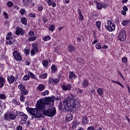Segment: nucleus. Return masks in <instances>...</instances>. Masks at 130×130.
I'll return each mask as SVG.
<instances>
[{"label": "nucleus", "instance_id": "f257e3e1", "mask_svg": "<svg viewBox=\"0 0 130 130\" xmlns=\"http://www.w3.org/2000/svg\"><path fill=\"white\" fill-rule=\"evenodd\" d=\"M53 99L52 98H45L41 99L40 102L37 103L36 108H26V110L34 117L41 118L42 113H41V112L39 111L38 110L42 109L43 108H48L49 104H51V102H53Z\"/></svg>", "mask_w": 130, "mask_h": 130}, {"label": "nucleus", "instance_id": "f03ea898", "mask_svg": "<svg viewBox=\"0 0 130 130\" xmlns=\"http://www.w3.org/2000/svg\"><path fill=\"white\" fill-rule=\"evenodd\" d=\"M65 106L64 109L67 111H71L74 108H76L77 106V100L76 96L71 94L64 100Z\"/></svg>", "mask_w": 130, "mask_h": 130}, {"label": "nucleus", "instance_id": "7ed1b4c3", "mask_svg": "<svg viewBox=\"0 0 130 130\" xmlns=\"http://www.w3.org/2000/svg\"><path fill=\"white\" fill-rule=\"evenodd\" d=\"M38 111L43 112L44 115L49 116V117H52V116H54L56 114V110L55 107H51L50 108H44L43 109H40Z\"/></svg>", "mask_w": 130, "mask_h": 130}, {"label": "nucleus", "instance_id": "20e7f679", "mask_svg": "<svg viewBox=\"0 0 130 130\" xmlns=\"http://www.w3.org/2000/svg\"><path fill=\"white\" fill-rule=\"evenodd\" d=\"M107 24L108 25H105V27L106 30H108L109 32H113V31L115 30V25L111 21L108 20Z\"/></svg>", "mask_w": 130, "mask_h": 130}, {"label": "nucleus", "instance_id": "39448f33", "mask_svg": "<svg viewBox=\"0 0 130 130\" xmlns=\"http://www.w3.org/2000/svg\"><path fill=\"white\" fill-rule=\"evenodd\" d=\"M38 44H32V49L30 51V55L31 56H34L35 53L39 52V49H38V47L37 46Z\"/></svg>", "mask_w": 130, "mask_h": 130}, {"label": "nucleus", "instance_id": "423d86ee", "mask_svg": "<svg viewBox=\"0 0 130 130\" xmlns=\"http://www.w3.org/2000/svg\"><path fill=\"white\" fill-rule=\"evenodd\" d=\"M13 56L16 60H22V56L21 53L18 50H14L13 52Z\"/></svg>", "mask_w": 130, "mask_h": 130}, {"label": "nucleus", "instance_id": "0eeeda50", "mask_svg": "<svg viewBox=\"0 0 130 130\" xmlns=\"http://www.w3.org/2000/svg\"><path fill=\"white\" fill-rule=\"evenodd\" d=\"M119 40L120 41H124L126 39V32L124 29H122L118 37Z\"/></svg>", "mask_w": 130, "mask_h": 130}, {"label": "nucleus", "instance_id": "6e6552de", "mask_svg": "<svg viewBox=\"0 0 130 130\" xmlns=\"http://www.w3.org/2000/svg\"><path fill=\"white\" fill-rule=\"evenodd\" d=\"M15 34L18 36L20 35V34H21V35H24V34H25V30L22 28L17 27Z\"/></svg>", "mask_w": 130, "mask_h": 130}, {"label": "nucleus", "instance_id": "1a4fd4ad", "mask_svg": "<svg viewBox=\"0 0 130 130\" xmlns=\"http://www.w3.org/2000/svg\"><path fill=\"white\" fill-rule=\"evenodd\" d=\"M7 81L9 84H13L16 81V78L14 77V75H11L7 77Z\"/></svg>", "mask_w": 130, "mask_h": 130}, {"label": "nucleus", "instance_id": "9d476101", "mask_svg": "<svg viewBox=\"0 0 130 130\" xmlns=\"http://www.w3.org/2000/svg\"><path fill=\"white\" fill-rule=\"evenodd\" d=\"M62 90L64 91H70L72 90V85L71 84H67L62 86Z\"/></svg>", "mask_w": 130, "mask_h": 130}, {"label": "nucleus", "instance_id": "9b49d317", "mask_svg": "<svg viewBox=\"0 0 130 130\" xmlns=\"http://www.w3.org/2000/svg\"><path fill=\"white\" fill-rule=\"evenodd\" d=\"M18 115V114H15V112H11L9 114V119H12V120H15L16 119V117Z\"/></svg>", "mask_w": 130, "mask_h": 130}, {"label": "nucleus", "instance_id": "f8f14e48", "mask_svg": "<svg viewBox=\"0 0 130 130\" xmlns=\"http://www.w3.org/2000/svg\"><path fill=\"white\" fill-rule=\"evenodd\" d=\"M46 2L48 6H52L53 8L56 7V3L53 0H46Z\"/></svg>", "mask_w": 130, "mask_h": 130}, {"label": "nucleus", "instance_id": "ddd939ff", "mask_svg": "<svg viewBox=\"0 0 130 130\" xmlns=\"http://www.w3.org/2000/svg\"><path fill=\"white\" fill-rule=\"evenodd\" d=\"M68 50L70 52V53H73L75 52V50H76V47H74V46L72 45H69L68 46Z\"/></svg>", "mask_w": 130, "mask_h": 130}, {"label": "nucleus", "instance_id": "4468645a", "mask_svg": "<svg viewBox=\"0 0 130 130\" xmlns=\"http://www.w3.org/2000/svg\"><path fill=\"white\" fill-rule=\"evenodd\" d=\"M18 115H19V116H21V118L22 119H24V120H27V119H28V116L22 112H19L18 113Z\"/></svg>", "mask_w": 130, "mask_h": 130}, {"label": "nucleus", "instance_id": "2eb2a0df", "mask_svg": "<svg viewBox=\"0 0 130 130\" xmlns=\"http://www.w3.org/2000/svg\"><path fill=\"white\" fill-rule=\"evenodd\" d=\"M69 78L70 80H76V78H77V76L75 74L74 72H70L69 73Z\"/></svg>", "mask_w": 130, "mask_h": 130}, {"label": "nucleus", "instance_id": "dca6fc26", "mask_svg": "<svg viewBox=\"0 0 130 130\" xmlns=\"http://www.w3.org/2000/svg\"><path fill=\"white\" fill-rule=\"evenodd\" d=\"M19 90L20 91V92H22V91L26 89V86L23 84V83H20L18 85V87Z\"/></svg>", "mask_w": 130, "mask_h": 130}, {"label": "nucleus", "instance_id": "f3484780", "mask_svg": "<svg viewBox=\"0 0 130 130\" xmlns=\"http://www.w3.org/2000/svg\"><path fill=\"white\" fill-rule=\"evenodd\" d=\"M59 79H54V78H50L49 79V82L50 83H52V84H53V83L54 84H57L58 83H59Z\"/></svg>", "mask_w": 130, "mask_h": 130}, {"label": "nucleus", "instance_id": "a211bd4d", "mask_svg": "<svg viewBox=\"0 0 130 130\" xmlns=\"http://www.w3.org/2000/svg\"><path fill=\"white\" fill-rule=\"evenodd\" d=\"M5 83H6L5 78L3 77H0V88H3L5 86Z\"/></svg>", "mask_w": 130, "mask_h": 130}, {"label": "nucleus", "instance_id": "6ab92c4d", "mask_svg": "<svg viewBox=\"0 0 130 130\" xmlns=\"http://www.w3.org/2000/svg\"><path fill=\"white\" fill-rule=\"evenodd\" d=\"M42 63L44 68H45L46 69H48V64H49V63H48V60L45 59L44 60H42Z\"/></svg>", "mask_w": 130, "mask_h": 130}, {"label": "nucleus", "instance_id": "aec40b11", "mask_svg": "<svg viewBox=\"0 0 130 130\" xmlns=\"http://www.w3.org/2000/svg\"><path fill=\"white\" fill-rule=\"evenodd\" d=\"M73 118L74 116H73V115L69 114L66 116V119L67 121H71V120H73Z\"/></svg>", "mask_w": 130, "mask_h": 130}, {"label": "nucleus", "instance_id": "412c9836", "mask_svg": "<svg viewBox=\"0 0 130 130\" xmlns=\"http://www.w3.org/2000/svg\"><path fill=\"white\" fill-rule=\"evenodd\" d=\"M45 89V85L44 84H40L38 86L37 89L39 90V91H43Z\"/></svg>", "mask_w": 130, "mask_h": 130}, {"label": "nucleus", "instance_id": "4be33fe9", "mask_svg": "<svg viewBox=\"0 0 130 130\" xmlns=\"http://www.w3.org/2000/svg\"><path fill=\"white\" fill-rule=\"evenodd\" d=\"M28 76H29V78H31V79H34L35 80L37 79L36 76L31 72L28 71Z\"/></svg>", "mask_w": 130, "mask_h": 130}, {"label": "nucleus", "instance_id": "5701e85b", "mask_svg": "<svg viewBox=\"0 0 130 130\" xmlns=\"http://www.w3.org/2000/svg\"><path fill=\"white\" fill-rule=\"evenodd\" d=\"M36 39H37V37H36V36H34L32 37H28V41L29 42H31V41H35V40H36Z\"/></svg>", "mask_w": 130, "mask_h": 130}, {"label": "nucleus", "instance_id": "b1692460", "mask_svg": "<svg viewBox=\"0 0 130 130\" xmlns=\"http://www.w3.org/2000/svg\"><path fill=\"white\" fill-rule=\"evenodd\" d=\"M95 25L96 26L98 30H99V31H101V21H96L95 22Z\"/></svg>", "mask_w": 130, "mask_h": 130}, {"label": "nucleus", "instance_id": "393cba45", "mask_svg": "<svg viewBox=\"0 0 130 130\" xmlns=\"http://www.w3.org/2000/svg\"><path fill=\"white\" fill-rule=\"evenodd\" d=\"M97 92L99 95H100V96H102L104 94L103 89L102 88H99L97 89Z\"/></svg>", "mask_w": 130, "mask_h": 130}, {"label": "nucleus", "instance_id": "a878e982", "mask_svg": "<svg viewBox=\"0 0 130 130\" xmlns=\"http://www.w3.org/2000/svg\"><path fill=\"white\" fill-rule=\"evenodd\" d=\"M20 21L23 25H27V18L26 17L21 18Z\"/></svg>", "mask_w": 130, "mask_h": 130}, {"label": "nucleus", "instance_id": "bb28decb", "mask_svg": "<svg viewBox=\"0 0 130 130\" xmlns=\"http://www.w3.org/2000/svg\"><path fill=\"white\" fill-rule=\"evenodd\" d=\"M82 122L85 123V124H87V123L89 122L88 118L86 116H84L82 118Z\"/></svg>", "mask_w": 130, "mask_h": 130}, {"label": "nucleus", "instance_id": "cd10ccee", "mask_svg": "<svg viewBox=\"0 0 130 130\" xmlns=\"http://www.w3.org/2000/svg\"><path fill=\"white\" fill-rule=\"evenodd\" d=\"M89 85V81L87 80H84L82 81V86L83 87H87Z\"/></svg>", "mask_w": 130, "mask_h": 130}, {"label": "nucleus", "instance_id": "c85d7f7f", "mask_svg": "<svg viewBox=\"0 0 130 130\" xmlns=\"http://www.w3.org/2000/svg\"><path fill=\"white\" fill-rule=\"evenodd\" d=\"M49 30L51 32H53V31L55 30V25H54V24L50 25V26L49 27Z\"/></svg>", "mask_w": 130, "mask_h": 130}, {"label": "nucleus", "instance_id": "c756f323", "mask_svg": "<svg viewBox=\"0 0 130 130\" xmlns=\"http://www.w3.org/2000/svg\"><path fill=\"white\" fill-rule=\"evenodd\" d=\"M27 94H28V90H27L26 88L20 92V95H23L24 96H26V95H27Z\"/></svg>", "mask_w": 130, "mask_h": 130}, {"label": "nucleus", "instance_id": "7c9ffc66", "mask_svg": "<svg viewBox=\"0 0 130 130\" xmlns=\"http://www.w3.org/2000/svg\"><path fill=\"white\" fill-rule=\"evenodd\" d=\"M40 78L41 79H46L47 78V73H43L40 75Z\"/></svg>", "mask_w": 130, "mask_h": 130}, {"label": "nucleus", "instance_id": "2f4dec72", "mask_svg": "<svg viewBox=\"0 0 130 130\" xmlns=\"http://www.w3.org/2000/svg\"><path fill=\"white\" fill-rule=\"evenodd\" d=\"M24 81H29L30 80V76L29 75H25L23 78Z\"/></svg>", "mask_w": 130, "mask_h": 130}, {"label": "nucleus", "instance_id": "473e14b6", "mask_svg": "<svg viewBox=\"0 0 130 130\" xmlns=\"http://www.w3.org/2000/svg\"><path fill=\"white\" fill-rule=\"evenodd\" d=\"M50 39H51V37L49 36H45L43 38V40H44V41H48L49 40H50Z\"/></svg>", "mask_w": 130, "mask_h": 130}, {"label": "nucleus", "instance_id": "72a5a7b5", "mask_svg": "<svg viewBox=\"0 0 130 130\" xmlns=\"http://www.w3.org/2000/svg\"><path fill=\"white\" fill-rule=\"evenodd\" d=\"M13 40V37H12V33L9 32L7 35L6 40Z\"/></svg>", "mask_w": 130, "mask_h": 130}, {"label": "nucleus", "instance_id": "f704fd0d", "mask_svg": "<svg viewBox=\"0 0 130 130\" xmlns=\"http://www.w3.org/2000/svg\"><path fill=\"white\" fill-rule=\"evenodd\" d=\"M51 71L53 72V73H55V72H56V70H57V68H56V66H55V64H53L52 66H51Z\"/></svg>", "mask_w": 130, "mask_h": 130}, {"label": "nucleus", "instance_id": "c9c22d12", "mask_svg": "<svg viewBox=\"0 0 130 130\" xmlns=\"http://www.w3.org/2000/svg\"><path fill=\"white\" fill-rule=\"evenodd\" d=\"M19 98L21 102H25V99H26V96H25V95H21Z\"/></svg>", "mask_w": 130, "mask_h": 130}, {"label": "nucleus", "instance_id": "e433bc0d", "mask_svg": "<svg viewBox=\"0 0 130 130\" xmlns=\"http://www.w3.org/2000/svg\"><path fill=\"white\" fill-rule=\"evenodd\" d=\"M129 23V21L125 19L122 22L121 24L123 25V26H126V25H127Z\"/></svg>", "mask_w": 130, "mask_h": 130}, {"label": "nucleus", "instance_id": "4c0bfd02", "mask_svg": "<svg viewBox=\"0 0 130 130\" xmlns=\"http://www.w3.org/2000/svg\"><path fill=\"white\" fill-rule=\"evenodd\" d=\"M76 61H78L79 62H81V63H85V61H84V60L81 57H78L76 59Z\"/></svg>", "mask_w": 130, "mask_h": 130}, {"label": "nucleus", "instance_id": "58836bf2", "mask_svg": "<svg viewBox=\"0 0 130 130\" xmlns=\"http://www.w3.org/2000/svg\"><path fill=\"white\" fill-rule=\"evenodd\" d=\"M102 8H103V5L101 3H98L96 4V8L98 10H101Z\"/></svg>", "mask_w": 130, "mask_h": 130}, {"label": "nucleus", "instance_id": "ea45409f", "mask_svg": "<svg viewBox=\"0 0 130 130\" xmlns=\"http://www.w3.org/2000/svg\"><path fill=\"white\" fill-rule=\"evenodd\" d=\"M112 83H115V84H117L118 85H119L121 87H122L123 88H124V86H123L122 85V84L121 83H120V82H119V81H114V80H112Z\"/></svg>", "mask_w": 130, "mask_h": 130}, {"label": "nucleus", "instance_id": "a19ab883", "mask_svg": "<svg viewBox=\"0 0 130 130\" xmlns=\"http://www.w3.org/2000/svg\"><path fill=\"white\" fill-rule=\"evenodd\" d=\"M20 13L21 16H24L26 14V10L24 9H21L20 10Z\"/></svg>", "mask_w": 130, "mask_h": 130}, {"label": "nucleus", "instance_id": "79ce46f5", "mask_svg": "<svg viewBox=\"0 0 130 130\" xmlns=\"http://www.w3.org/2000/svg\"><path fill=\"white\" fill-rule=\"evenodd\" d=\"M24 53H25L26 55H28L30 54V49L25 48L24 49Z\"/></svg>", "mask_w": 130, "mask_h": 130}, {"label": "nucleus", "instance_id": "37998d69", "mask_svg": "<svg viewBox=\"0 0 130 130\" xmlns=\"http://www.w3.org/2000/svg\"><path fill=\"white\" fill-rule=\"evenodd\" d=\"M49 94V91L48 90H45L44 92L41 93L42 96H46V95H48Z\"/></svg>", "mask_w": 130, "mask_h": 130}, {"label": "nucleus", "instance_id": "c03bdc74", "mask_svg": "<svg viewBox=\"0 0 130 130\" xmlns=\"http://www.w3.org/2000/svg\"><path fill=\"white\" fill-rule=\"evenodd\" d=\"M35 34V32H34V31H30L28 32V36L29 37H32V36H34V35Z\"/></svg>", "mask_w": 130, "mask_h": 130}, {"label": "nucleus", "instance_id": "a18cd8bd", "mask_svg": "<svg viewBox=\"0 0 130 130\" xmlns=\"http://www.w3.org/2000/svg\"><path fill=\"white\" fill-rule=\"evenodd\" d=\"M95 47L96 49H101V44L99 43H96V45L95 46Z\"/></svg>", "mask_w": 130, "mask_h": 130}, {"label": "nucleus", "instance_id": "49530a36", "mask_svg": "<svg viewBox=\"0 0 130 130\" xmlns=\"http://www.w3.org/2000/svg\"><path fill=\"white\" fill-rule=\"evenodd\" d=\"M11 40H6L7 44H9V45H12V44H13V41Z\"/></svg>", "mask_w": 130, "mask_h": 130}, {"label": "nucleus", "instance_id": "de8ad7c7", "mask_svg": "<svg viewBox=\"0 0 130 130\" xmlns=\"http://www.w3.org/2000/svg\"><path fill=\"white\" fill-rule=\"evenodd\" d=\"M8 7H13L14 6V3L12 2L9 1L7 3Z\"/></svg>", "mask_w": 130, "mask_h": 130}, {"label": "nucleus", "instance_id": "09e8293b", "mask_svg": "<svg viewBox=\"0 0 130 130\" xmlns=\"http://www.w3.org/2000/svg\"><path fill=\"white\" fill-rule=\"evenodd\" d=\"M0 99L5 100V99H6V95L4 94H0Z\"/></svg>", "mask_w": 130, "mask_h": 130}, {"label": "nucleus", "instance_id": "8fccbe9b", "mask_svg": "<svg viewBox=\"0 0 130 130\" xmlns=\"http://www.w3.org/2000/svg\"><path fill=\"white\" fill-rule=\"evenodd\" d=\"M79 19L81 21H83V20H84V16H83V14H82V13L80 14H79Z\"/></svg>", "mask_w": 130, "mask_h": 130}, {"label": "nucleus", "instance_id": "3c124183", "mask_svg": "<svg viewBox=\"0 0 130 130\" xmlns=\"http://www.w3.org/2000/svg\"><path fill=\"white\" fill-rule=\"evenodd\" d=\"M122 61V62H126V61H127V58H126V57H123Z\"/></svg>", "mask_w": 130, "mask_h": 130}, {"label": "nucleus", "instance_id": "603ef678", "mask_svg": "<svg viewBox=\"0 0 130 130\" xmlns=\"http://www.w3.org/2000/svg\"><path fill=\"white\" fill-rule=\"evenodd\" d=\"M38 10L39 12H42L43 11V7L42 6H39L38 7Z\"/></svg>", "mask_w": 130, "mask_h": 130}, {"label": "nucleus", "instance_id": "864d4df0", "mask_svg": "<svg viewBox=\"0 0 130 130\" xmlns=\"http://www.w3.org/2000/svg\"><path fill=\"white\" fill-rule=\"evenodd\" d=\"M16 130H23V127L21 125H18L16 127Z\"/></svg>", "mask_w": 130, "mask_h": 130}, {"label": "nucleus", "instance_id": "5fc2aeb1", "mask_svg": "<svg viewBox=\"0 0 130 130\" xmlns=\"http://www.w3.org/2000/svg\"><path fill=\"white\" fill-rule=\"evenodd\" d=\"M26 120H22L20 122V124L24 125V124H25L26 123Z\"/></svg>", "mask_w": 130, "mask_h": 130}, {"label": "nucleus", "instance_id": "6e6d98bb", "mask_svg": "<svg viewBox=\"0 0 130 130\" xmlns=\"http://www.w3.org/2000/svg\"><path fill=\"white\" fill-rule=\"evenodd\" d=\"M29 17H31V18H36V15L34 13H31L29 14Z\"/></svg>", "mask_w": 130, "mask_h": 130}, {"label": "nucleus", "instance_id": "4d7b16f0", "mask_svg": "<svg viewBox=\"0 0 130 130\" xmlns=\"http://www.w3.org/2000/svg\"><path fill=\"white\" fill-rule=\"evenodd\" d=\"M123 10L125 12H127V10H128V9L127 8V6H124L123 7Z\"/></svg>", "mask_w": 130, "mask_h": 130}, {"label": "nucleus", "instance_id": "13d9d810", "mask_svg": "<svg viewBox=\"0 0 130 130\" xmlns=\"http://www.w3.org/2000/svg\"><path fill=\"white\" fill-rule=\"evenodd\" d=\"M82 38H83V36H81L80 37L77 38V42H81L82 41Z\"/></svg>", "mask_w": 130, "mask_h": 130}, {"label": "nucleus", "instance_id": "bf43d9fd", "mask_svg": "<svg viewBox=\"0 0 130 130\" xmlns=\"http://www.w3.org/2000/svg\"><path fill=\"white\" fill-rule=\"evenodd\" d=\"M87 130H95V128H94V126H90L87 128Z\"/></svg>", "mask_w": 130, "mask_h": 130}, {"label": "nucleus", "instance_id": "052dcab7", "mask_svg": "<svg viewBox=\"0 0 130 130\" xmlns=\"http://www.w3.org/2000/svg\"><path fill=\"white\" fill-rule=\"evenodd\" d=\"M4 15L5 16V19H9V16H8V13L7 12H4Z\"/></svg>", "mask_w": 130, "mask_h": 130}, {"label": "nucleus", "instance_id": "680f3d73", "mask_svg": "<svg viewBox=\"0 0 130 130\" xmlns=\"http://www.w3.org/2000/svg\"><path fill=\"white\" fill-rule=\"evenodd\" d=\"M4 118L5 119H10V118L9 117V115L8 114H5L4 115Z\"/></svg>", "mask_w": 130, "mask_h": 130}, {"label": "nucleus", "instance_id": "e2e57ef3", "mask_svg": "<svg viewBox=\"0 0 130 130\" xmlns=\"http://www.w3.org/2000/svg\"><path fill=\"white\" fill-rule=\"evenodd\" d=\"M121 13L122 15H123V16H125V15H126V11H122Z\"/></svg>", "mask_w": 130, "mask_h": 130}, {"label": "nucleus", "instance_id": "0e129e2a", "mask_svg": "<svg viewBox=\"0 0 130 130\" xmlns=\"http://www.w3.org/2000/svg\"><path fill=\"white\" fill-rule=\"evenodd\" d=\"M102 48H103V49H107V48H108V46H107V45H105L102 47Z\"/></svg>", "mask_w": 130, "mask_h": 130}, {"label": "nucleus", "instance_id": "69168bd1", "mask_svg": "<svg viewBox=\"0 0 130 130\" xmlns=\"http://www.w3.org/2000/svg\"><path fill=\"white\" fill-rule=\"evenodd\" d=\"M12 102L16 105V104L17 103V100L15 99H13L12 100Z\"/></svg>", "mask_w": 130, "mask_h": 130}, {"label": "nucleus", "instance_id": "338daca9", "mask_svg": "<svg viewBox=\"0 0 130 130\" xmlns=\"http://www.w3.org/2000/svg\"><path fill=\"white\" fill-rule=\"evenodd\" d=\"M96 42H98V40H95L94 41H93L92 42V45H94V44H95V43H96Z\"/></svg>", "mask_w": 130, "mask_h": 130}, {"label": "nucleus", "instance_id": "774afa93", "mask_svg": "<svg viewBox=\"0 0 130 130\" xmlns=\"http://www.w3.org/2000/svg\"><path fill=\"white\" fill-rule=\"evenodd\" d=\"M25 64H26V66H30V61H26L25 62Z\"/></svg>", "mask_w": 130, "mask_h": 130}]
</instances>
